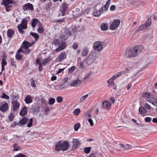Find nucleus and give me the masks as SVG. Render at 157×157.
I'll use <instances>...</instances> for the list:
<instances>
[{
  "label": "nucleus",
  "instance_id": "52",
  "mask_svg": "<svg viewBox=\"0 0 157 157\" xmlns=\"http://www.w3.org/2000/svg\"><path fill=\"white\" fill-rule=\"evenodd\" d=\"M80 68H85V66L84 65V63L80 62L79 63L78 65Z\"/></svg>",
  "mask_w": 157,
  "mask_h": 157
},
{
  "label": "nucleus",
  "instance_id": "25",
  "mask_svg": "<svg viewBox=\"0 0 157 157\" xmlns=\"http://www.w3.org/2000/svg\"><path fill=\"white\" fill-rule=\"evenodd\" d=\"M33 122V119L32 118L29 119L27 118V121L26 122L28 127H30L32 126Z\"/></svg>",
  "mask_w": 157,
  "mask_h": 157
},
{
  "label": "nucleus",
  "instance_id": "63",
  "mask_svg": "<svg viewBox=\"0 0 157 157\" xmlns=\"http://www.w3.org/2000/svg\"><path fill=\"white\" fill-rule=\"evenodd\" d=\"M108 5L106 4H105V5L104 7H103V9L104 8V10L105 11L107 10L108 9Z\"/></svg>",
  "mask_w": 157,
  "mask_h": 157
},
{
  "label": "nucleus",
  "instance_id": "2",
  "mask_svg": "<svg viewBox=\"0 0 157 157\" xmlns=\"http://www.w3.org/2000/svg\"><path fill=\"white\" fill-rule=\"evenodd\" d=\"M69 147V143L67 141L58 142L56 145L55 149L56 151H59L62 150L64 151L67 150Z\"/></svg>",
  "mask_w": 157,
  "mask_h": 157
},
{
  "label": "nucleus",
  "instance_id": "38",
  "mask_svg": "<svg viewBox=\"0 0 157 157\" xmlns=\"http://www.w3.org/2000/svg\"><path fill=\"white\" fill-rule=\"evenodd\" d=\"M91 150V147H85L83 150L84 151L86 154L90 153Z\"/></svg>",
  "mask_w": 157,
  "mask_h": 157
},
{
  "label": "nucleus",
  "instance_id": "50",
  "mask_svg": "<svg viewBox=\"0 0 157 157\" xmlns=\"http://www.w3.org/2000/svg\"><path fill=\"white\" fill-rule=\"evenodd\" d=\"M19 123H17L16 122H13L11 125V127L12 128H14L16 127L17 125H19Z\"/></svg>",
  "mask_w": 157,
  "mask_h": 157
},
{
  "label": "nucleus",
  "instance_id": "41",
  "mask_svg": "<svg viewBox=\"0 0 157 157\" xmlns=\"http://www.w3.org/2000/svg\"><path fill=\"white\" fill-rule=\"evenodd\" d=\"M88 97V94H86L83 96L79 100V102H81L84 101Z\"/></svg>",
  "mask_w": 157,
  "mask_h": 157
},
{
  "label": "nucleus",
  "instance_id": "36",
  "mask_svg": "<svg viewBox=\"0 0 157 157\" xmlns=\"http://www.w3.org/2000/svg\"><path fill=\"white\" fill-rule=\"evenodd\" d=\"M153 32V29H149L148 30V36L150 38H152L153 37V36L152 35V34Z\"/></svg>",
  "mask_w": 157,
  "mask_h": 157
},
{
  "label": "nucleus",
  "instance_id": "37",
  "mask_svg": "<svg viewBox=\"0 0 157 157\" xmlns=\"http://www.w3.org/2000/svg\"><path fill=\"white\" fill-rule=\"evenodd\" d=\"M108 26L107 24H102L101 25V29L102 30L105 31L107 29Z\"/></svg>",
  "mask_w": 157,
  "mask_h": 157
},
{
  "label": "nucleus",
  "instance_id": "39",
  "mask_svg": "<svg viewBox=\"0 0 157 157\" xmlns=\"http://www.w3.org/2000/svg\"><path fill=\"white\" fill-rule=\"evenodd\" d=\"M147 26L146 25L143 24L139 27V30L140 31L143 30L147 29Z\"/></svg>",
  "mask_w": 157,
  "mask_h": 157
},
{
  "label": "nucleus",
  "instance_id": "54",
  "mask_svg": "<svg viewBox=\"0 0 157 157\" xmlns=\"http://www.w3.org/2000/svg\"><path fill=\"white\" fill-rule=\"evenodd\" d=\"M2 98H5L7 99H8L9 98V97L8 96L5 94L3 93V95L1 97Z\"/></svg>",
  "mask_w": 157,
  "mask_h": 157
},
{
  "label": "nucleus",
  "instance_id": "5",
  "mask_svg": "<svg viewBox=\"0 0 157 157\" xmlns=\"http://www.w3.org/2000/svg\"><path fill=\"white\" fill-rule=\"evenodd\" d=\"M28 21L23 19L22 20L21 23L18 25L17 28L18 29L19 32L21 33H23V29H27V22Z\"/></svg>",
  "mask_w": 157,
  "mask_h": 157
},
{
  "label": "nucleus",
  "instance_id": "18",
  "mask_svg": "<svg viewBox=\"0 0 157 157\" xmlns=\"http://www.w3.org/2000/svg\"><path fill=\"white\" fill-rule=\"evenodd\" d=\"M62 10L61 11V12L62 13V16H64L65 14V12L68 9V5L66 3H64L62 5Z\"/></svg>",
  "mask_w": 157,
  "mask_h": 157
},
{
  "label": "nucleus",
  "instance_id": "43",
  "mask_svg": "<svg viewBox=\"0 0 157 157\" xmlns=\"http://www.w3.org/2000/svg\"><path fill=\"white\" fill-rule=\"evenodd\" d=\"M80 124L79 123H78L74 125V128L75 131H77L80 127Z\"/></svg>",
  "mask_w": 157,
  "mask_h": 157
},
{
  "label": "nucleus",
  "instance_id": "4",
  "mask_svg": "<svg viewBox=\"0 0 157 157\" xmlns=\"http://www.w3.org/2000/svg\"><path fill=\"white\" fill-rule=\"evenodd\" d=\"M35 42H32L31 43H30L27 41H24L22 44L23 47L20 49L25 50L26 51L25 54H28L31 52V50L29 48Z\"/></svg>",
  "mask_w": 157,
  "mask_h": 157
},
{
  "label": "nucleus",
  "instance_id": "30",
  "mask_svg": "<svg viewBox=\"0 0 157 157\" xmlns=\"http://www.w3.org/2000/svg\"><path fill=\"white\" fill-rule=\"evenodd\" d=\"M53 44L56 45H59L62 44V42L58 39H55L54 40Z\"/></svg>",
  "mask_w": 157,
  "mask_h": 157
},
{
  "label": "nucleus",
  "instance_id": "32",
  "mask_svg": "<svg viewBox=\"0 0 157 157\" xmlns=\"http://www.w3.org/2000/svg\"><path fill=\"white\" fill-rule=\"evenodd\" d=\"M139 111L141 114H144L147 112V110L144 107H141L139 108Z\"/></svg>",
  "mask_w": 157,
  "mask_h": 157
},
{
  "label": "nucleus",
  "instance_id": "24",
  "mask_svg": "<svg viewBox=\"0 0 157 157\" xmlns=\"http://www.w3.org/2000/svg\"><path fill=\"white\" fill-rule=\"evenodd\" d=\"M27 121V118L26 117H24L18 123L19 125L20 124L21 126L24 125L26 123Z\"/></svg>",
  "mask_w": 157,
  "mask_h": 157
},
{
  "label": "nucleus",
  "instance_id": "62",
  "mask_svg": "<svg viewBox=\"0 0 157 157\" xmlns=\"http://www.w3.org/2000/svg\"><path fill=\"white\" fill-rule=\"evenodd\" d=\"M73 48L74 49H76L78 47V45L76 43H74L72 46Z\"/></svg>",
  "mask_w": 157,
  "mask_h": 157
},
{
  "label": "nucleus",
  "instance_id": "33",
  "mask_svg": "<svg viewBox=\"0 0 157 157\" xmlns=\"http://www.w3.org/2000/svg\"><path fill=\"white\" fill-rule=\"evenodd\" d=\"M38 27V28L37 29L38 32L40 33H42L44 32V29L42 24H40Z\"/></svg>",
  "mask_w": 157,
  "mask_h": 157
},
{
  "label": "nucleus",
  "instance_id": "21",
  "mask_svg": "<svg viewBox=\"0 0 157 157\" xmlns=\"http://www.w3.org/2000/svg\"><path fill=\"white\" fill-rule=\"evenodd\" d=\"M66 55L63 52H61L60 55L58 56V59L60 61H61L63 59L66 58Z\"/></svg>",
  "mask_w": 157,
  "mask_h": 157
},
{
  "label": "nucleus",
  "instance_id": "44",
  "mask_svg": "<svg viewBox=\"0 0 157 157\" xmlns=\"http://www.w3.org/2000/svg\"><path fill=\"white\" fill-rule=\"evenodd\" d=\"M122 73L121 72H117L116 75H113V76L115 78V79L119 77L122 75Z\"/></svg>",
  "mask_w": 157,
  "mask_h": 157
},
{
  "label": "nucleus",
  "instance_id": "40",
  "mask_svg": "<svg viewBox=\"0 0 157 157\" xmlns=\"http://www.w3.org/2000/svg\"><path fill=\"white\" fill-rule=\"evenodd\" d=\"M80 111V110L79 109H75L73 111L74 114L76 116L78 115Z\"/></svg>",
  "mask_w": 157,
  "mask_h": 157
},
{
  "label": "nucleus",
  "instance_id": "17",
  "mask_svg": "<svg viewBox=\"0 0 157 157\" xmlns=\"http://www.w3.org/2000/svg\"><path fill=\"white\" fill-rule=\"evenodd\" d=\"M148 102H150L156 106H157V99L154 98H150L148 97Z\"/></svg>",
  "mask_w": 157,
  "mask_h": 157
},
{
  "label": "nucleus",
  "instance_id": "64",
  "mask_svg": "<svg viewBox=\"0 0 157 157\" xmlns=\"http://www.w3.org/2000/svg\"><path fill=\"white\" fill-rule=\"evenodd\" d=\"M152 121L155 123H157V118L155 117L153 118Z\"/></svg>",
  "mask_w": 157,
  "mask_h": 157
},
{
  "label": "nucleus",
  "instance_id": "6",
  "mask_svg": "<svg viewBox=\"0 0 157 157\" xmlns=\"http://www.w3.org/2000/svg\"><path fill=\"white\" fill-rule=\"evenodd\" d=\"M103 43L100 41H96L94 44L93 48L96 51L100 52L103 48Z\"/></svg>",
  "mask_w": 157,
  "mask_h": 157
},
{
  "label": "nucleus",
  "instance_id": "1",
  "mask_svg": "<svg viewBox=\"0 0 157 157\" xmlns=\"http://www.w3.org/2000/svg\"><path fill=\"white\" fill-rule=\"evenodd\" d=\"M143 49L144 47L141 45L132 47L129 50L126 51L125 56L128 58L136 57L140 54Z\"/></svg>",
  "mask_w": 157,
  "mask_h": 157
},
{
  "label": "nucleus",
  "instance_id": "20",
  "mask_svg": "<svg viewBox=\"0 0 157 157\" xmlns=\"http://www.w3.org/2000/svg\"><path fill=\"white\" fill-rule=\"evenodd\" d=\"M27 113V108L26 106L24 107L21 111L20 114L22 116H24L26 115Z\"/></svg>",
  "mask_w": 157,
  "mask_h": 157
},
{
  "label": "nucleus",
  "instance_id": "58",
  "mask_svg": "<svg viewBox=\"0 0 157 157\" xmlns=\"http://www.w3.org/2000/svg\"><path fill=\"white\" fill-rule=\"evenodd\" d=\"M14 118V116L12 114H10L9 116V119L10 121H12Z\"/></svg>",
  "mask_w": 157,
  "mask_h": 157
},
{
  "label": "nucleus",
  "instance_id": "13",
  "mask_svg": "<svg viewBox=\"0 0 157 157\" xmlns=\"http://www.w3.org/2000/svg\"><path fill=\"white\" fill-rule=\"evenodd\" d=\"M103 8V6L98 10H94L93 13V15L95 17H99L100 16L102 13Z\"/></svg>",
  "mask_w": 157,
  "mask_h": 157
},
{
  "label": "nucleus",
  "instance_id": "23",
  "mask_svg": "<svg viewBox=\"0 0 157 157\" xmlns=\"http://www.w3.org/2000/svg\"><path fill=\"white\" fill-rule=\"evenodd\" d=\"M25 101L27 104H29L32 102L31 98L30 95H27L25 98Z\"/></svg>",
  "mask_w": 157,
  "mask_h": 157
},
{
  "label": "nucleus",
  "instance_id": "14",
  "mask_svg": "<svg viewBox=\"0 0 157 157\" xmlns=\"http://www.w3.org/2000/svg\"><path fill=\"white\" fill-rule=\"evenodd\" d=\"M40 24H41L39 20L36 19H34L32 20L31 25L33 28H34L36 25H38V26Z\"/></svg>",
  "mask_w": 157,
  "mask_h": 157
},
{
  "label": "nucleus",
  "instance_id": "9",
  "mask_svg": "<svg viewBox=\"0 0 157 157\" xmlns=\"http://www.w3.org/2000/svg\"><path fill=\"white\" fill-rule=\"evenodd\" d=\"M22 8L24 10H32L33 9V7L32 4L30 3H27L24 4Z\"/></svg>",
  "mask_w": 157,
  "mask_h": 157
},
{
  "label": "nucleus",
  "instance_id": "31",
  "mask_svg": "<svg viewBox=\"0 0 157 157\" xmlns=\"http://www.w3.org/2000/svg\"><path fill=\"white\" fill-rule=\"evenodd\" d=\"M88 52V48H84L82 51V55L85 56L87 55Z\"/></svg>",
  "mask_w": 157,
  "mask_h": 157
},
{
  "label": "nucleus",
  "instance_id": "19",
  "mask_svg": "<svg viewBox=\"0 0 157 157\" xmlns=\"http://www.w3.org/2000/svg\"><path fill=\"white\" fill-rule=\"evenodd\" d=\"M8 105L7 103L3 104L0 107V110L2 112H5L8 109Z\"/></svg>",
  "mask_w": 157,
  "mask_h": 157
},
{
  "label": "nucleus",
  "instance_id": "51",
  "mask_svg": "<svg viewBox=\"0 0 157 157\" xmlns=\"http://www.w3.org/2000/svg\"><path fill=\"white\" fill-rule=\"evenodd\" d=\"M6 8V11H9L10 10V8H11V6L10 5H4Z\"/></svg>",
  "mask_w": 157,
  "mask_h": 157
},
{
  "label": "nucleus",
  "instance_id": "10",
  "mask_svg": "<svg viewBox=\"0 0 157 157\" xmlns=\"http://www.w3.org/2000/svg\"><path fill=\"white\" fill-rule=\"evenodd\" d=\"M80 145V142L78 140L76 139L74 140L72 150H75L77 147L79 146Z\"/></svg>",
  "mask_w": 157,
  "mask_h": 157
},
{
  "label": "nucleus",
  "instance_id": "57",
  "mask_svg": "<svg viewBox=\"0 0 157 157\" xmlns=\"http://www.w3.org/2000/svg\"><path fill=\"white\" fill-rule=\"evenodd\" d=\"M116 8V6L115 5H112L110 7V10L111 11H113Z\"/></svg>",
  "mask_w": 157,
  "mask_h": 157
},
{
  "label": "nucleus",
  "instance_id": "46",
  "mask_svg": "<svg viewBox=\"0 0 157 157\" xmlns=\"http://www.w3.org/2000/svg\"><path fill=\"white\" fill-rule=\"evenodd\" d=\"M55 101V99L54 98H52L49 100L48 103L50 105H52L54 103Z\"/></svg>",
  "mask_w": 157,
  "mask_h": 157
},
{
  "label": "nucleus",
  "instance_id": "28",
  "mask_svg": "<svg viewBox=\"0 0 157 157\" xmlns=\"http://www.w3.org/2000/svg\"><path fill=\"white\" fill-rule=\"evenodd\" d=\"M115 78L113 76L110 78L107 81V83L109 85V83L111 84V86L112 85H115L113 81L115 79Z\"/></svg>",
  "mask_w": 157,
  "mask_h": 157
},
{
  "label": "nucleus",
  "instance_id": "60",
  "mask_svg": "<svg viewBox=\"0 0 157 157\" xmlns=\"http://www.w3.org/2000/svg\"><path fill=\"white\" fill-rule=\"evenodd\" d=\"M6 64L7 63L6 61V60L4 59L3 58L2 65H3L4 66H5L6 65Z\"/></svg>",
  "mask_w": 157,
  "mask_h": 157
},
{
  "label": "nucleus",
  "instance_id": "59",
  "mask_svg": "<svg viewBox=\"0 0 157 157\" xmlns=\"http://www.w3.org/2000/svg\"><path fill=\"white\" fill-rule=\"evenodd\" d=\"M142 96L144 98H146V99L147 100V92H145L143 94Z\"/></svg>",
  "mask_w": 157,
  "mask_h": 157
},
{
  "label": "nucleus",
  "instance_id": "12",
  "mask_svg": "<svg viewBox=\"0 0 157 157\" xmlns=\"http://www.w3.org/2000/svg\"><path fill=\"white\" fill-rule=\"evenodd\" d=\"M22 52L24 54H25V53L26 51L25 50H22V49H19L18 50L17 52L16 56V59L17 60H21L22 58V56L19 54L20 53Z\"/></svg>",
  "mask_w": 157,
  "mask_h": 157
},
{
  "label": "nucleus",
  "instance_id": "47",
  "mask_svg": "<svg viewBox=\"0 0 157 157\" xmlns=\"http://www.w3.org/2000/svg\"><path fill=\"white\" fill-rule=\"evenodd\" d=\"M56 101L58 103H61L63 101V98L61 96H58L56 98Z\"/></svg>",
  "mask_w": 157,
  "mask_h": 157
},
{
  "label": "nucleus",
  "instance_id": "3",
  "mask_svg": "<svg viewBox=\"0 0 157 157\" xmlns=\"http://www.w3.org/2000/svg\"><path fill=\"white\" fill-rule=\"evenodd\" d=\"M98 56V54L96 52H93L86 59V63L88 65L92 64L95 61Z\"/></svg>",
  "mask_w": 157,
  "mask_h": 157
},
{
  "label": "nucleus",
  "instance_id": "61",
  "mask_svg": "<svg viewBox=\"0 0 157 157\" xmlns=\"http://www.w3.org/2000/svg\"><path fill=\"white\" fill-rule=\"evenodd\" d=\"M39 70L40 71H41L42 69V65L41 63H39Z\"/></svg>",
  "mask_w": 157,
  "mask_h": 157
},
{
  "label": "nucleus",
  "instance_id": "49",
  "mask_svg": "<svg viewBox=\"0 0 157 157\" xmlns=\"http://www.w3.org/2000/svg\"><path fill=\"white\" fill-rule=\"evenodd\" d=\"M75 66H73L71 67L68 70L69 72L70 73H72L75 70Z\"/></svg>",
  "mask_w": 157,
  "mask_h": 157
},
{
  "label": "nucleus",
  "instance_id": "26",
  "mask_svg": "<svg viewBox=\"0 0 157 157\" xmlns=\"http://www.w3.org/2000/svg\"><path fill=\"white\" fill-rule=\"evenodd\" d=\"M14 33V31L11 29H9L7 31V36L11 38L13 36V33Z\"/></svg>",
  "mask_w": 157,
  "mask_h": 157
},
{
  "label": "nucleus",
  "instance_id": "48",
  "mask_svg": "<svg viewBox=\"0 0 157 157\" xmlns=\"http://www.w3.org/2000/svg\"><path fill=\"white\" fill-rule=\"evenodd\" d=\"M92 111V109L88 111L86 113V115L88 117H91V116L90 115V113H91Z\"/></svg>",
  "mask_w": 157,
  "mask_h": 157
},
{
  "label": "nucleus",
  "instance_id": "56",
  "mask_svg": "<svg viewBox=\"0 0 157 157\" xmlns=\"http://www.w3.org/2000/svg\"><path fill=\"white\" fill-rule=\"evenodd\" d=\"M133 68V66H132L131 67H128L127 68H126V69H125V71H126V72H125V73H128L129 72V71L131 70L132 69V68Z\"/></svg>",
  "mask_w": 157,
  "mask_h": 157
},
{
  "label": "nucleus",
  "instance_id": "16",
  "mask_svg": "<svg viewBox=\"0 0 157 157\" xmlns=\"http://www.w3.org/2000/svg\"><path fill=\"white\" fill-rule=\"evenodd\" d=\"M103 107L106 109H109L110 107V103L108 101H105L102 103Z\"/></svg>",
  "mask_w": 157,
  "mask_h": 157
},
{
  "label": "nucleus",
  "instance_id": "27",
  "mask_svg": "<svg viewBox=\"0 0 157 157\" xmlns=\"http://www.w3.org/2000/svg\"><path fill=\"white\" fill-rule=\"evenodd\" d=\"M65 47V44H63L62 45L60 44L59 45L58 48L55 49V51L57 52H59L64 49Z\"/></svg>",
  "mask_w": 157,
  "mask_h": 157
},
{
  "label": "nucleus",
  "instance_id": "11",
  "mask_svg": "<svg viewBox=\"0 0 157 157\" xmlns=\"http://www.w3.org/2000/svg\"><path fill=\"white\" fill-rule=\"evenodd\" d=\"M82 84V82L79 80L78 79L72 81L70 84L71 86H78Z\"/></svg>",
  "mask_w": 157,
  "mask_h": 157
},
{
  "label": "nucleus",
  "instance_id": "53",
  "mask_svg": "<svg viewBox=\"0 0 157 157\" xmlns=\"http://www.w3.org/2000/svg\"><path fill=\"white\" fill-rule=\"evenodd\" d=\"M87 121H88V122L90 123V125L91 126H93L94 125V124L92 119H88Z\"/></svg>",
  "mask_w": 157,
  "mask_h": 157
},
{
  "label": "nucleus",
  "instance_id": "7",
  "mask_svg": "<svg viewBox=\"0 0 157 157\" xmlns=\"http://www.w3.org/2000/svg\"><path fill=\"white\" fill-rule=\"evenodd\" d=\"M71 33L67 28H65L64 31L60 35L59 38L63 40H65L67 38L71 36Z\"/></svg>",
  "mask_w": 157,
  "mask_h": 157
},
{
  "label": "nucleus",
  "instance_id": "29",
  "mask_svg": "<svg viewBox=\"0 0 157 157\" xmlns=\"http://www.w3.org/2000/svg\"><path fill=\"white\" fill-rule=\"evenodd\" d=\"M65 87V85L63 84H61V85H57L55 86V88L56 90H61L63 89Z\"/></svg>",
  "mask_w": 157,
  "mask_h": 157
},
{
  "label": "nucleus",
  "instance_id": "35",
  "mask_svg": "<svg viewBox=\"0 0 157 157\" xmlns=\"http://www.w3.org/2000/svg\"><path fill=\"white\" fill-rule=\"evenodd\" d=\"M13 147L14 149L13 150V151H19L21 149V148L17 144H15L14 145Z\"/></svg>",
  "mask_w": 157,
  "mask_h": 157
},
{
  "label": "nucleus",
  "instance_id": "8",
  "mask_svg": "<svg viewBox=\"0 0 157 157\" xmlns=\"http://www.w3.org/2000/svg\"><path fill=\"white\" fill-rule=\"evenodd\" d=\"M120 21L119 19H115L110 26V29L112 30L115 29L119 25Z\"/></svg>",
  "mask_w": 157,
  "mask_h": 157
},
{
  "label": "nucleus",
  "instance_id": "15",
  "mask_svg": "<svg viewBox=\"0 0 157 157\" xmlns=\"http://www.w3.org/2000/svg\"><path fill=\"white\" fill-rule=\"evenodd\" d=\"M12 103L13 110L14 111L17 110L19 107L20 104L19 103L16 101H14Z\"/></svg>",
  "mask_w": 157,
  "mask_h": 157
},
{
  "label": "nucleus",
  "instance_id": "22",
  "mask_svg": "<svg viewBox=\"0 0 157 157\" xmlns=\"http://www.w3.org/2000/svg\"><path fill=\"white\" fill-rule=\"evenodd\" d=\"M120 145L121 146L122 148L124 150H128L131 148V146L128 144L124 145L123 144H120Z\"/></svg>",
  "mask_w": 157,
  "mask_h": 157
},
{
  "label": "nucleus",
  "instance_id": "45",
  "mask_svg": "<svg viewBox=\"0 0 157 157\" xmlns=\"http://www.w3.org/2000/svg\"><path fill=\"white\" fill-rule=\"evenodd\" d=\"M31 85L33 87H35L36 86V85L35 83V81L33 78H31Z\"/></svg>",
  "mask_w": 157,
  "mask_h": 157
},
{
  "label": "nucleus",
  "instance_id": "55",
  "mask_svg": "<svg viewBox=\"0 0 157 157\" xmlns=\"http://www.w3.org/2000/svg\"><path fill=\"white\" fill-rule=\"evenodd\" d=\"M14 157H26V156L21 153H19L18 154L15 156Z\"/></svg>",
  "mask_w": 157,
  "mask_h": 157
},
{
  "label": "nucleus",
  "instance_id": "34",
  "mask_svg": "<svg viewBox=\"0 0 157 157\" xmlns=\"http://www.w3.org/2000/svg\"><path fill=\"white\" fill-rule=\"evenodd\" d=\"M13 2V1L10 0H3V3L4 5H10V4H12Z\"/></svg>",
  "mask_w": 157,
  "mask_h": 157
},
{
  "label": "nucleus",
  "instance_id": "42",
  "mask_svg": "<svg viewBox=\"0 0 157 157\" xmlns=\"http://www.w3.org/2000/svg\"><path fill=\"white\" fill-rule=\"evenodd\" d=\"M32 36L34 37L36 40V41H37L39 37V36L38 35V34L36 33H31Z\"/></svg>",
  "mask_w": 157,
  "mask_h": 157
}]
</instances>
